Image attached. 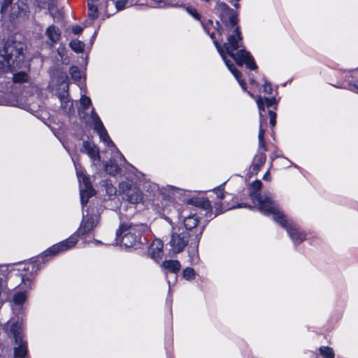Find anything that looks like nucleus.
<instances>
[{"instance_id": "5", "label": "nucleus", "mask_w": 358, "mask_h": 358, "mask_svg": "<svg viewBox=\"0 0 358 358\" xmlns=\"http://www.w3.org/2000/svg\"><path fill=\"white\" fill-rule=\"evenodd\" d=\"M201 25H202V27L203 29H204L205 32L206 34H208L210 38L213 40V43L215 45V46L216 47L218 52L220 53V55H221L223 61L224 62L226 66H227V68L229 69V70L231 72V73L234 75V76L235 77V78L237 80V81L238 82L240 86L241 87V88L245 91L246 90V88H247V84L244 81V80H243L241 78L242 77V74L235 67L234 64H233V62L228 59L227 58V52L224 48V46L222 45L215 38V32L214 31H211V29L213 28L215 31H216V29H215V27H216V24L214 25V22L213 21V20H208L206 22H203L201 20L200 21Z\"/></svg>"}, {"instance_id": "19", "label": "nucleus", "mask_w": 358, "mask_h": 358, "mask_svg": "<svg viewBox=\"0 0 358 358\" xmlns=\"http://www.w3.org/2000/svg\"><path fill=\"white\" fill-rule=\"evenodd\" d=\"M83 152H85L92 159L100 160L99 150L94 143L85 141L83 143Z\"/></svg>"}, {"instance_id": "35", "label": "nucleus", "mask_w": 358, "mask_h": 358, "mask_svg": "<svg viewBox=\"0 0 358 358\" xmlns=\"http://www.w3.org/2000/svg\"><path fill=\"white\" fill-rule=\"evenodd\" d=\"M348 89L351 90V91H352V92L358 93V86L356 84L348 83Z\"/></svg>"}, {"instance_id": "18", "label": "nucleus", "mask_w": 358, "mask_h": 358, "mask_svg": "<svg viewBox=\"0 0 358 358\" xmlns=\"http://www.w3.org/2000/svg\"><path fill=\"white\" fill-rule=\"evenodd\" d=\"M76 240L74 238H71L63 242H61L57 245H53L50 248L48 252L51 254H57L62 251L66 250L69 248L73 247L76 244Z\"/></svg>"}, {"instance_id": "17", "label": "nucleus", "mask_w": 358, "mask_h": 358, "mask_svg": "<svg viewBox=\"0 0 358 358\" xmlns=\"http://www.w3.org/2000/svg\"><path fill=\"white\" fill-rule=\"evenodd\" d=\"M189 203L194 204L195 206L201 208L206 211L205 215L210 217L212 215V205L210 201L205 198L191 199L188 201Z\"/></svg>"}, {"instance_id": "8", "label": "nucleus", "mask_w": 358, "mask_h": 358, "mask_svg": "<svg viewBox=\"0 0 358 358\" xmlns=\"http://www.w3.org/2000/svg\"><path fill=\"white\" fill-rule=\"evenodd\" d=\"M120 191L122 199L132 204L141 202L143 199L142 191L131 182H122L120 184Z\"/></svg>"}, {"instance_id": "45", "label": "nucleus", "mask_w": 358, "mask_h": 358, "mask_svg": "<svg viewBox=\"0 0 358 358\" xmlns=\"http://www.w3.org/2000/svg\"><path fill=\"white\" fill-rule=\"evenodd\" d=\"M238 6H239V4H238V3H237V4H236V5H235V6H236V7H238Z\"/></svg>"}, {"instance_id": "39", "label": "nucleus", "mask_w": 358, "mask_h": 358, "mask_svg": "<svg viewBox=\"0 0 358 358\" xmlns=\"http://www.w3.org/2000/svg\"><path fill=\"white\" fill-rule=\"evenodd\" d=\"M97 1V0H88V5H90V3H92L95 4V3Z\"/></svg>"}, {"instance_id": "42", "label": "nucleus", "mask_w": 358, "mask_h": 358, "mask_svg": "<svg viewBox=\"0 0 358 358\" xmlns=\"http://www.w3.org/2000/svg\"><path fill=\"white\" fill-rule=\"evenodd\" d=\"M157 3H158V7H159V4L161 3V1L158 0Z\"/></svg>"}, {"instance_id": "28", "label": "nucleus", "mask_w": 358, "mask_h": 358, "mask_svg": "<svg viewBox=\"0 0 358 358\" xmlns=\"http://www.w3.org/2000/svg\"><path fill=\"white\" fill-rule=\"evenodd\" d=\"M25 299H26L25 294L23 292H19V293H17L16 294H15L14 298H13V301L15 304L20 305V304L24 303Z\"/></svg>"}, {"instance_id": "13", "label": "nucleus", "mask_w": 358, "mask_h": 358, "mask_svg": "<svg viewBox=\"0 0 358 358\" xmlns=\"http://www.w3.org/2000/svg\"><path fill=\"white\" fill-rule=\"evenodd\" d=\"M131 226L129 224H122L117 231V235L122 236V244L125 247H131L136 242V236L133 233L128 231Z\"/></svg>"}, {"instance_id": "14", "label": "nucleus", "mask_w": 358, "mask_h": 358, "mask_svg": "<svg viewBox=\"0 0 358 358\" xmlns=\"http://www.w3.org/2000/svg\"><path fill=\"white\" fill-rule=\"evenodd\" d=\"M181 191L182 189L173 186H167L162 189L158 187V200L159 199V196H161L164 201L169 203V204L166 203V206H171L176 199V194H180Z\"/></svg>"}, {"instance_id": "44", "label": "nucleus", "mask_w": 358, "mask_h": 358, "mask_svg": "<svg viewBox=\"0 0 358 358\" xmlns=\"http://www.w3.org/2000/svg\"><path fill=\"white\" fill-rule=\"evenodd\" d=\"M69 107H71L72 106V103H70L69 104H68Z\"/></svg>"}, {"instance_id": "16", "label": "nucleus", "mask_w": 358, "mask_h": 358, "mask_svg": "<svg viewBox=\"0 0 358 358\" xmlns=\"http://www.w3.org/2000/svg\"><path fill=\"white\" fill-rule=\"evenodd\" d=\"M199 217L196 214L189 215L185 217L183 223L185 228L184 231H189L191 234L194 235L196 230L201 228L199 227Z\"/></svg>"}, {"instance_id": "27", "label": "nucleus", "mask_w": 358, "mask_h": 358, "mask_svg": "<svg viewBox=\"0 0 358 358\" xmlns=\"http://www.w3.org/2000/svg\"><path fill=\"white\" fill-rule=\"evenodd\" d=\"M89 8V16L93 19H95L98 16V9L95 4L90 3L88 5Z\"/></svg>"}, {"instance_id": "33", "label": "nucleus", "mask_w": 358, "mask_h": 358, "mask_svg": "<svg viewBox=\"0 0 358 358\" xmlns=\"http://www.w3.org/2000/svg\"><path fill=\"white\" fill-rule=\"evenodd\" d=\"M264 92L269 95L273 94V88L270 83L265 82L264 85Z\"/></svg>"}, {"instance_id": "6", "label": "nucleus", "mask_w": 358, "mask_h": 358, "mask_svg": "<svg viewBox=\"0 0 358 358\" xmlns=\"http://www.w3.org/2000/svg\"><path fill=\"white\" fill-rule=\"evenodd\" d=\"M273 218L282 227L286 229L295 245L300 244L306 238V234L305 232L300 230L297 224L288 220L280 208L273 214Z\"/></svg>"}, {"instance_id": "4", "label": "nucleus", "mask_w": 358, "mask_h": 358, "mask_svg": "<svg viewBox=\"0 0 358 358\" xmlns=\"http://www.w3.org/2000/svg\"><path fill=\"white\" fill-rule=\"evenodd\" d=\"M262 186L261 180H256L253 181L250 185V198L263 214L266 215H273L280 208L279 205L271 196H263L259 192Z\"/></svg>"}, {"instance_id": "15", "label": "nucleus", "mask_w": 358, "mask_h": 358, "mask_svg": "<svg viewBox=\"0 0 358 358\" xmlns=\"http://www.w3.org/2000/svg\"><path fill=\"white\" fill-rule=\"evenodd\" d=\"M78 176L79 178V181L83 182L85 187V189L80 190V196L82 203H86L87 202L88 197L94 195L95 191L91 187L90 180L87 176L83 174H78Z\"/></svg>"}, {"instance_id": "2", "label": "nucleus", "mask_w": 358, "mask_h": 358, "mask_svg": "<svg viewBox=\"0 0 358 358\" xmlns=\"http://www.w3.org/2000/svg\"><path fill=\"white\" fill-rule=\"evenodd\" d=\"M24 44L17 41H8L0 50V70L15 71L24 62Z\"/></svg>"}, {"instance_id": "21", "label": "nucleus", "mask_w": 358, "mask_h": 358, "mask_svg": "<svg viewBox=\"0 0 358 358\" xmlns=\"http://www.w3.org/2000/svg\"><path fill=\"white\" fill-rule=\"evenodd\" d=\"M175 6H182L187 12V13L190 15L194 20H198L199 22L201 21V15L194 6L191 5L182 6V4H179L178 3H176Z\"/></svg>"}, {"instance_id": "38", "label": "nucleus", "mask_w": 358, "mask_h": 358, "mask_svg": "<svg viewBox=\"0 0 358 358\" xmlns=\"http://www.w3.org/2000/svg\"><path fill=\"white\" fill-rule=\"evenodd\" d=\"M157 245H158V254L159 253V252L162 250V248H163V243L161 240H159L158 238V243H157Z\"/></svg>"}, {"instance_id": "1", "label": "nucleus", "mask_w": 358, "mask_h": 358, "mask_svg": "<svg viewBox=\"0 0 358 358\" xmlns=\"http://www.w3.org/2000/svg\"><path fill=\"white\" fill-rule=\"evenodd\" d=\"M215 10L222 23L216 21V31L220 36L227 34V41L224 48L239 66L243 64L250 70H255L257 66L250 52L246 51L243 44V37L239 25L238 13L230 8L224 2H217Z\"/></svg>"}, {"instance_id": "12", "label": "nucleus", "mask_w": 358, "mask_h": 358, "mask_svg": "<svg viewBox=\"0 0 358 358\" xmlns=\"http://www.w3.org/2000/svg\"><path fill=\"white\" fill-rule=\"evenodd\" d=\"M224 184L225 182L213 189V192L216 194L217 199L220 200L219 201L215 202L214 204L216 210L215 216L234 208V206H229V204L224 205L223 203L220 201L221 200L224 199L226 196V192L224 190Z\"/></svg>"}, {"instance_id": "26", "label": "nucleus", "mask_w": 358, "mask_h": 358, "mask_svg": "<svg viewBox=\"0 0 358 358\" xmlns=\"http://www.w3.org/2000/svg\"><path fill=\"white\" fill-rule=\"evenodd\" d=\"M13 80L15 83H22L27 80V75L24 72H19L13 76Z\"/></svg>"}, {"instance_id": "30", "label": "nucleus", "mask_w": 358, "mask_h": 358, "mask_svg": "<svg viewBox=\"0 0 358 358\" xmlns=\"http://www.w3.org/2000/svg\"><path fill=\"white\" fill-rule=\"evenodd\" d=\"M268 114L269 116V124L271 127H274L276 124V113L274 110L269 109L268 110Z\"/></svg>"}, {"instance_id": "10", "label": "nucleus", "mask_w": 358, "mask_h": 358, "mask_svg": "<svg viewBox=\"0 0 358 358\" xmlns=\"http://www.w3.org/2000/svg\"><path fill=\"white\" fill-rule=\"evenodd\" d=\"M15 338L14 358H24L27 352V343L23 341L21 335V327L17 324H13L10 329Z\"/></svg>"}, {"instance_id": "40", "label": "nucleus", "mask_w": 358, "mask_h": 358, "mask_svg": "<svg viewBox=\"0 0 358 358\" xmlns=\"http://www.w3.org/2000/svg\"><path fill=\"white\" fill-rule=\"evenodd\" d=\"M5 1V4L6 5H8L10 3L11 0H4Z\"/></svg>"}, {"instance_id": "43", "label": "nucleus", "mask_w": 358, "mask_h": 358, "mask_svg": "<svg viewBox=\"0 0 358 358\" xmlns=\"http://www.w3.org/2000/svg\"><path fill=\"white\" fill-rule=\"evenodd\" d=\"M271 160H272V161H273V160H274V159H275V157L271 156Z\"/></svg>"}, {"instance_id": "20", "label": "nucleus", "mask_w": 358, "mask_h": 358, "mask_svg": "<svg viewBox=\"0 0 358 358\" xmlns=\"http://www.w3.org/2000/svg\"><path fill=\"white\" fill-rule=\"evenodd\" d=\"M45 34L52 43H57L61 37L59 29L54 25H51L46 29Z\"/></svg>"}, {"instance_id": "3", "label": "nucleus", "mask_w": 358, "mask_h": 358, "mask_svg": "<svg viewBox=\"0 0 358 358\" xmlns=\"http://www.w3.org/2000/svg\"><path fill=\"white\" fill-rule=\"evenodd\" d=\"M159 216L167 220L171 224L172 234L169 245L173 253L182 252L189 241L191 245L198 247L205 225H203L201 228L196 230L194 235L191 234L189 231H182L180 232H176L174 231L175 227L173 226L172 220L169 217L165 216L164 213H161Z\"/></svg>"}, {"instance_id": "7", "label": "nucleus", "mask_w": 358, "mask_h": 358, "mask_svg": "<svg viewBox=\"0 0 358 358\" xmlns=\"http://www.w3.org/2000/svg\"><path fill=\"white\" fill-rule=\"evenodd\" d=\"M265 129L262 128V120L261 121V125L259 126V131L258 134V150L255 155L252 164V169L253 172L258 173L261 168L264 165L266 160V152L267 148L266 141L264 140Z\"/></svg>"}, {"instance_id": "31", "label": "nucleus", "mask_w": 358, "mask_h": 358, "mask_svg": "<svg viewBox=\"0 0 358 358\" xmlns=\"http://www.w3.org/2000/svg\"><path fill=\"white\" fill-rule=\"evenodd\" d=\"M80 104L84 109H86L91 105V100L89 97L83 96L80 99Z\"/></svg>"}, {"instance_id": "22", "label": "nucleus", "mask_w": 358, "mask_h": 358, "mask_svg": "<svg viewBox=\"0 0 358 358\" xmlns=\"http://www.w3.org/2000/svg\"><path fill=\"white\" fill-rule=\"evenodd\" d=\"M320 354L324 358H334V350L328 346H321L319 348Z\"/></svg>"}, {"instance_id": "24", "label": "nucleus", "mask_w": 358, "mask_h": 358, "mask_svg": "<svg viewBox=\"0 0 358 358\" xmlns=\"http://www.w3.org/2000/svg\"><path fill=\"white\" fill-rule=\"evenodd\" d=\"M105 171L109 174L115 175L120 171V168L115 164H106L104 165Z\"/></svg>"}, {"instance_id": "9", "label": "nucleus", "mask_w": 358, "mask_h": 358, "mask_svg": "<svg viewBox=\"0 0 358 358\" xmlns=\"http://www.w3.org/2000/svg\"><path fill=\"white\" fill-rule=\"evenodd\" d=\"M160 268L166 276L169 286L175 284L177 280V273L181 268L180 262L178 260L166 259L160 265Z\"/></svg>"}, {"instance_id": "37", "label": "nucleus", "mask_w": 358, "mask_h": 358, "mask_svg": "<svg viewBox=\"0 0 358 358\" xmlns=\"http://www.w3.org/2000/svg\"><path fill=\"white\" fill-rule=\"evenodd\" d=\"M155 248L153 247V245H152V246L150 248L149 250H148V255H150V257L155 259Z\"/></svg>"}, {"instance_id": "25", "label": "nucleus", "mask_w": 358, "mask_h": 358, "mask_svg": "<svg viewBox=\"0 0 358 358\" xmlns=\"http://www.w3.org/2000/svg\"><path fill=\"white\" fill-rule=\"evenodd\" d=\"M70 46L73 50L76 52H81L84 50V44L83 42L75 40L70 43Z\"/></svg>"}, {"instance_id": "41", "label": "nucleus", "mask_w": 358, "mask_h": 358, "mask_svg": "<svg viewBox=\"0 0 358 358\" xmlns=\"http://www.w3.org/2000/svg\"><path fill=\"white\" fill-rule=\"evenodd\" d=\"M268 173H266L264 175V179H266V178H268Z\"/></svg>"}, {"instance_id": "36", "label": "nucleus", "mask_w": 358, "mask_h": 358, "mask_svg": "<svg viewBox=\"0 0 358 358\" xmlns=\"http://www.w3.org/2000/svg\"><path fill=\"white\" fill-rule=\"evenodd\" d=\"M72 31L74 34H80L83 31V28L76 25L72 28Z\"/></svg>"}, {"instance_id": "34", "label": "nucleus", "mask_w": 358, "mask_h": 358, "mask_svg": "<svg viewBox=\"0 0 358 358\" xmlns=\"http://www.w3.org/2000/svg\"><path fill=\"white\" fill-rule=\"evenodd\" d=\"M126 3V0H120L116 2L115 6L118 10H121L124 8Z\"/></svg>"}, {"instance_id": "29", "label": "nucleus", "mask_w": 358, "mask_h": 358, "mask_svg": "<svg viewBox=\"0 0 358 358\" xmlns=\"http://www.w3.org/2000/svg\"><path fill=\"white\" fill-rule=\"evenodd\" d=\"M70 74L71 78L75 80H78L81 78L80 72L77 67H71L70 69Z\"/></svg>"}, {"instance_id": "32", "label": "nucleus", "mask_w": 358, "mask_h": 358, "mask_svg": "<svg viewBox=\"0 0 358 358\" xmlns=\"http://www.w3.org/2000/svg\"><path fill=\"white\" fill-rule=\"evenodd\" d=\"M102 127L101 124H97L95 127V129L99 130L100 137L103 141H106L108 138V135L105 133V131L101 128Z\"/></svg>"}, {"instance_id": "23", "label": "nucleus", "mask_w": 358, "mask_h": 358, "mask_svg": "<svg viewBox=\"0 0 358 358\" xmlns=\"http://www.w3.org/2000/svg\"><path fill=\"white\" fill-rule=\"evenodd\" d=\"M182 277L187 280H192L195 278V271L191 267L185 268L182 271Z\"/></svg>"}, {"instance_id": "11", "label": "nucleus", "mask_w": 358, "mask_h": 358, "mask_svg": "<svg viewBox=\"0 0 358 358\" xmlns=\"http://www.w3.org/2000/svg\"><path fill=\"white\" fill-rule=\"evenodd\" d=\"M256 102L259 111V126L261 125V121L262 120V128L265 129V127L266 126V118L265 117V114H264V113H266L265 108L267 107L268 108H270L274 107V109L275 110L276 99L273 96L271 98H262L260 96H258Z\"/></svg>"}]
</instances>
